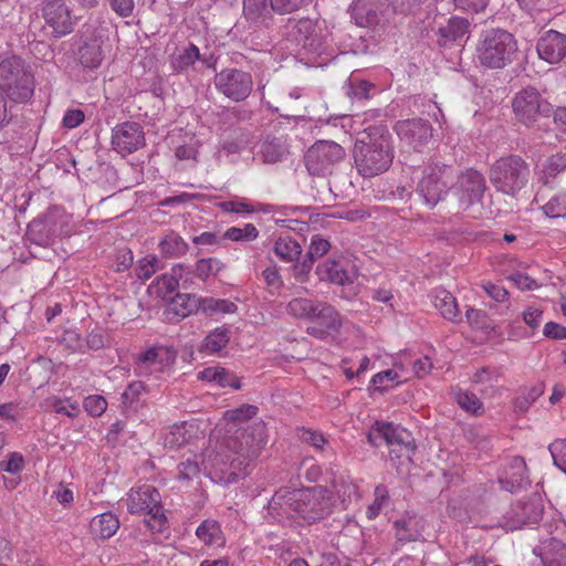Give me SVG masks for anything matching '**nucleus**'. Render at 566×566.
I'll list each match as a JSON object with an SVG mask.
<instances>
[{"label": "nucleus", "instance_id": "24", "mask_svg": "<svg viewBox=\"0 0 566 566\" xmlns=\"http://www.w3.org/2000/svg\"><path fill=\"white\" fill-rule=\"evenodd\" d=\"M193 301L198 305V308L206 315H224L233 314L237 312V305L228 300H219L213 297L193 298L188 295H178L177 300L174 301L175 305L184 304L185 300Z\"/></svg>", "mask_w": 566, "mask_h": 566}, {"label": "nucleus", "instance_id": "43", "mask_svg": "<svg viewBox=\"0 0 566 566\" xmlns=\"http://www.w3.org/2000/svg\"><path fill=\"white\" fill-rule=\"evenodd\" d=\"M469 32L468 20L459 17H453L448 21L446 27L439 29L440 35L446 41H458L463 39Z\"/></svg>", "mask_w": 566, "mask_h": 566}, {"label": "nucleus", "instance_id": "49", "mask_svg": "<svg viewBox=\"0 0 566 566\" xmlns=\"http://www.w3.org/2000/svg\"><path fill=\"white\" fill-rule=\"evenodd\" d=\"M159 269V259L156 255H146L138 261L136 273L138 279L148 280Z\"/></svg>", "mask_w": 566, "mask_h": 566}, {"label": "nucleus", "instance_id": "14", "mask_svg": "<svg viewBox=\"0 0 566 566\" xmlns=\"http://www.w3.org/2000/svg\"><path fill=\"white\" fill-rule=\"evenodd\" d=\"M547 106L539 93L532 87L518 92L513 101L516 118L527 126L535 123L539 115L547 111Z\"/></svg>", "mask_w": 566, "mask_h": 566}, {"label": "nucleus", "instance_id": "26", "mask_svg": "<svg viewBox=\"0 0 566 566\" xmlns=\"http://www.w3.org/2000/svg\"><path fill=\"white\" fill-rule=\"evenodd\" d=\"M186 271L184 264L174 265L169 272L160 275L153 284L155 293L161 298H169L178 290L179 282L184 277Z\"/></svg>", "mask_w": 566, "mask_h": 566}, {"label": "nucleus", "instance_id": "46", "mask_svg": "<svg viewBox=\"0 0 566 566\" xmlns=\"http://www.w3.org/2000/svg\"><path fill=\"white\" fill-rule=\"evenodd\" d=\"M259 231L252 223H245L243 228L231 227L224 232V238L237 242H250L258 238Z\"/></svg>", "mask_w": 566, "mask_h": 566}, {"label": "nucleus", "instance_id": "29", "mask_svg": "<svg viewBox=\"0 0 566 566\" xmlns=\"http://www.w3.org/2000/svg\"><path fill=\"white\" fill-rule=\"evenodd\" d=\"M396 536L400 542H415L420 539L424 528L422 518L408 515L395 522Z\"/></svg>", "mask_w": 566, "mask_h": 566}, {"label": "nucleus", "instance_id": "39", "mask_svg": "<svg viewBox=\"0 0 566 566\" xmlns=\"http://www.w3.org/2000/svg\"><path fill=\"white\" fill-rule=\"evenodd\" d=\"M161 254L168 258H178L184 255L188 250V244L175 231L167 232L158 243Z\"/></svg>", "mask_w": 566, "mask_h": 566}, {"label": "nucleus", "instance_id": "56", "mask_svg": "<svg viewBox=\"0 0 566 566\" xmlns=\"http://www.w3.org/2000/svg\"><path fill=\"white\" fill-rule=\"evenodd\" d=\"M386 501H387V490L385 486L378 485L375 489V500L367 507V511H366L368 518H370V520L375 518L381 511Z\"/></svg>", "mask_w": 566, "mask_h": 566}, {"label": "nucleus", "instance_id": "64", "mask_svg": "<svg viewBox=\"0 0 566 566\" xmlns=\"http://www.w3.org/2000/svg\"><path fill=\"white\" fill-rule=\"evenodd\" d=\"M500 374L496 369L481 368L472 376L474 384H491L497 381Z\"/></svg>", "mask_w": 566, "mask_h": 566}, {"label": "nucleus", "instance_id": "47", "mask_svg": "<svg viewBox=\"0 0 566 566\" xmlns=\"http://www.w3.org/2000/svg\"><path fill=\"white\" fill-rule=\"evenodd\" d=\"M49 403L54 412L65 415L69 418H76L80 413L78 403L71 401L70 398L53 397L49 400Z\"/></svg>", "mask_w": 566, "mask_h": 566}, {"label": "nucleus", "instance_id": "2", "mask_svg": "<svg viewBox=\"0 0 566 566\" xmlns=\"http://www.w3.org/2000/svg\"><path fill=\"white\" fill-rule=\"evenodd\" d=\"M334 497L332 492L323 486L308 489H281L269 503V515L274 521L318 522L332 512Z\"/></svg>", "mask_w": 566, "mask_h": 566}, {"label": "nucleus", "instance_id": "58", "mask_svg": "<svg viewBox=\"0 0 566 566\" xmlns=\"http://www.w3.org/2000/svg\"><path fill=\"white\" fill-rule=\"evenodd\" d=\"M509 280L522 291L535 290L539 286L528 274L517 271L509 276Z\"/></svg>", "mask_w": 566, "mask_h": 566}, {"label": "nucleus", "instance_id": "38", "mask_svg": "<svg viewBox=\"0 0 566 566\" xmlns=\"http://www.w3.org/2000/svg\"><path fill=\"white\" fill-rule=\"evenodd\" d=\"M230 340V332L226 327H217L201 343L199 350L212 355L223 349Z\"/></svg>", "mask_w": 566, "mask_h": 566}, {"label": "nucleus", "instance_id": "8", "mask_svg": "<svg viewBox=\"0 0 566 566\" xmlns=\"http://www.w3.org/2000/svg\"><path fill=\"white\" fill-rule=\"evenodd\" d=\"M127 510L132 514H146L149 516L148 526L160 528L164 523V513L158 491L148 484L132 488L126 494Z\"/></svg>", "mask_w": 566, "mask_h": 566}, {"label": "nucleus", "instance_id": "1", "mask_svg": "<svg viewBox=\"0 0 566 566\" xmlns=\"http://www.w3.org/2000/svg\"><path fill=\"white\" fill-rule=\"evenodd\" d=\"M258 412L253 405L227 410L205 451L180 463L179 478L189 480L202 471L214 483L227 485L245 475L268 443Z\"/></svg>", "mask_w": 566, "mask_h": 566}, {"label": "nucleus", "instance_id": "60", "mask_svg": "<svg viewBox=\"0 0 566 566\" xmlns=\"http://www.w3.org/2000/svg\"><path fill=\"white\" fill-rule=\"evenodd\" d=\"M468 323L474 328L488 329L486 314L483 311L469 308L465 313Z\"/></svg>", "mask_w": 566, "mask_h": 566}, {"label": "nucleus", "instance_id": "53", "mask_svg": "<svg viewBox=\"0 0 566 566\" xmlns=\"http://www.w3.org/2000/svg\"><path fill=\"white\" fill-rule=\"evenodd\" d=\"M311 0H271L272 10L279 14H287L308 4Z\"/></svg>", "mask_w": 566, "mask_h": 566}, {"label": "nucleus", "instance_id": "52", "mask_svg": "<svg viewBox=\"0 0 566 566\" xmlns=\"http://www.w3.org/2000/svg\"><path fill=\"white\" fill-rule=\"evenodd\" d=\"M222 268V263L217 259H202L197 262L196 272L197 275L207 280L208 277L216 275Z\"/></svg>", "mask_w": 566, "mask_h": 566}, {"label": "nucleus", "instance_id": "4", "mask_svg": "<svg viewBox=\"0 0 566 566\" xmlns=\"http://www.w3.org/2000/svg\"><path fill=\"white\" fill-rule=\"evenodd\" d=\"M517 52L514 36L504 30L493 29L482 34L476 56L480 63L490 69H502L513 61Z\"/></svg>", "mask_w": 566, "mask_h": 566}, {"label": "nucleus", "instance_id": "40", "mask_svg": "<svg viewBox=\"0 0 566 566\" xmlns=\"http://www.w3.org/2000/svg\"><path fill=\"white\" fill-rule=\"evenodd\" d=\"M434 307L440 314L449 321H455L459 316V310L455 298L446 290H436L433 296Z\"/></svg>", "mask_w": 566, "mask_h": 566}, {"label": "nucleus", "instance_id": "19", "mask_svg": "<svg viewBox=\"0 0 566 566\" xmlns=\"http://www.w3.org/2000/svg\"><path fill=\"white\" fill-rule=\"evenodd\" d=\"M316 274L321 281L347 285L357 277V269L343 260H326L318 264Z\"/></svg>", "mask_w": 566, "mask_h": 566}, {"label": "nucleus", "instance_id": "21", "mask_svg": "<svg viewBox=\"0 0 566 566\" xmlns=\"http://www.w3.org/2000/svg\"><path fill=\"white\" fill-rule=\"evenodd\" d=\"M311 322L313 325L307 328V332L319 338L337 332L342 324L338 313L332 306L321 302Z\"/></svg>", "mask_w": 566, "mask_h": 566}, {"label": "nucleus", "instance_id": "61", "mask_svg": "<svg viewBox=\"0 0 566 566\" xmlns=\"http://www.w3.org/2000/svg\"><path fill=\"white\" fill-rule=\"evenodd\" d=\"M566 169V153L552 156L545 167L546 174L554 177Z\"/></svg>", "mask_w": 566, "mask_h": 566}, {"label": "nucleus", "instance_id": "59", "mask_svg": "<svg viewBox=\"0 0 566 566\" xmlns=\"http://www.w3.org/2000/svg\"><path fill=\"white\" fill-rule=\"evenodd\" d=\"M522 318L528 327L535 329L543 321V311L538 306H528L522 313Z\"/></svg>", "mask_w": 566, "mask_h": 566}, {"label": "nucleus", "instance_id": "5", "mask_svg": "<svg viewBox=\"0 0 566 566\" xmlns=\"http://www.w3.org/2000/svg\"><path fill=\"white\" fill-rule=\"evenodd\" d=\"M530 179L526 163L516 156L499 159L490 170L491 184L504 195L515 196Z\"/></svg>", "mask_w": 566, "mask_h": 566}, {"label": "nucleus", "instance_id": "45", "mask_svg": "<svg viewBox=\"0 0 566 566\" xmlns=\"http://www.w3.org/2000/svg\"><path fill=\"white\" fill-rule=\"evenodd\" d=\"M542 210L548 218L566 217V191L552 197L548 202L542 206Z\"/></svg>", "mask_w": 566, "mask_h": 566}, {"label": "nucleus", "instance_id": "25", "mask_svg": "<svg viewBox=\"0 0 566 566\" xmlns=\"http://www.w3.org/2000/svg\"><path fill=\"white\" fill-rule=\"evenodd\" d=\"M409 433L400 426H394L388 422H378L368 433L367 439L370 444L378 447L384 440L387 444L405 443Z\"/></svg>", "mask_w": 566, "mask_h": 566}, {"label": "nucleus", "instance_id": "51", "mask_svg": "<svg viewBox=\"0 0 566 566\" xmlns=\"http://www.w3.org/2000/svg\"><path fill=\"white\" fill-rule=\"evenodd\" d=\"M83 407L92 417L102 416L107 409V401L103 396L92 395L84 399Z\"/></svg>", "mask_w": 566, "mask_h": 566}, {"label": "nucleus", "instance_id": "34", "mask_svg": "<svg viewBox=\"0 0 566 566\" xmlns=\"http://www.w3.org/2000/svg\"><path fill=\"white\" fill-rule=\"evenodd\" d=\"M402 363L396 361L392 369L380 371L373 376L370 384L375 389L385 390L394 385H398L406 378Z\"/></svg>", "mask_w": 566, "mask_h": 566}, {"label": "nucleus", "instance_id": "27", "mask_svg": "<svg viewBox=\"0 0 566 566\" xmlns=\"http://www.w3.org/2000/svg\"><path fill=\"white\" fill-rule=\"evenodd\" d=\"M526 479V464L520 457H514L504 473L499 478V482L506 491L514 492L521 488Z\"/></svg>", "mask_w": 566, "mask_h": 566}, {"label": "nucleus", "instance_id": "57", "mask_svg": "<svg viewBox=\"0 0 566 566\" xmlns=\"http://www.w3.org/2000/svg\"><path fill=\"white\" fill-rule=\"evenodd\" d=\"M371 88L373 84L367 81H350L347 95L357 99L368 98Z\"/></svg>", "mask_w": 566, "mask_h": 566}, {"label": "nucleus", "instance_id": "54", "mask_svg": "<svg viewBox=\"0 0 566 566\" xmlns=\"http://www.w3.org/2000/svg\"><path fill=\"white\" fill-rule=\"evenodd\" d=\"M300 439L316 450H323L327 444V440L323 433L312 429H302L300 431Z\"/></svg>", "mask_w": 566, "mask_h": 566}, {"label": "nucleus", "instance_id": "17", "mask_svg": "<svg viewBox=\"0 0 566 566\" xmlns=\"http://www.w3.org/2000/svg\"><path fill=\"white\" fill-rule=\"evenodd\" d=\"M484 190V177L475 170H468L463 172L459 177L454 187V193L463 209H467L471 205L479 202L483 196Z\"/></svg>", "mask_w": 566, "mask_h": 566}, {"label": "nucleus", "instance_id": "44", "mask_svg": "<svg viewBox=\"0 0 566 566\" xmlns=\"http://www.w3.org/2000/svg\"><path fill=\"white\" fill-rule=\"evenodd\" d=\"M260 153L265 163H277L285 156L286 149L280 139L265 140L261 145Z\"/></svg>", "mask_w": 566, "mask_h": 566}, {"label": "nucleus", "instance_id": "20", "mask_svg": "<svg viewBox=\"0 0 566 566\" xmlns=\"http://www.w3.org/2000/svg\"><path fill=\"white\" fill-rule=\"evenodd\" d=\"M538 56L551 63H558L566 56V35L549 30L545 32L537 42Z\"/></svg>", "mask_w": 566, "mask_h": 566}, {"label": "nucleus", "instance_id": "15", "mask_svg": "<svg viewBox=\"0 0 566 566\" xmlns=\"http://www.w3.org/2000/svg\"><path fill=\"white\" fill-rule=\"evenodd\" d=\"M175 353L168 347L154 346L138 355L135 371L140 377L163 373L175 363Z\"/></svg>", "mask_w": 566, "mask_h": 566}, {"label": "nucleus", "instance_id": "7", "mask_svg": "<svg viewBox=\"0 0 566 566\" xmlns=\"http://www.w3.org/2000/svg\"><path fill=\"white\" fill-rule=\"evenodd\" d=\"M284 35L287 42L306 51H318L327 35L324 21L303 18L290 19L285 25Z\"/></svg>", "mask_w": 566, "mask_h": 566}, {"label": "nucleus", "instance_id": "18", "mask_svg": "<svg viewBox=\"0 0 566 566\" xmlns=\"http://www.w3.org/2000/svg\"><path fill=\"white\" fill-rule=\"evenodd\" d=\"M395 130L401 142L417 150L432 137L431 126L420 118L400 120L396 124Z\"/></svg>", "mask_w": 566, "mask_h": 566}, {"label": "nucleus", "instance_id": "3", "mask_svg": "<svg viewBox=\"0 0 566 566\" xmlns=\"http://www.w3.org/2000/svg\"><path fill=\"white\" fill-rule=\"evenodd\" d=\"M353 156L361 176L375 177L385 172L394 159L389 133L382 127H369L356 140Z\"/></svg>", "mask_w": 566, "mask_h": 566}, {"label": "nucleus", "instance_id": "16", "mask_svg": "<svg viewBox=\"0 0 566 566\" xmlns=\"http://www.w3.org/2000/svg\"><path fill=\"white\" fill-rule=\"evenodd\" d=\"M113 148L125 156L145 145V135L138 123L125 122L117 125L112 134Z\"/></svg>", "mask_w": 566, "mask_h": 566}, {"label": "nucleus", "instance_id": "35", "mask_svg": "<svg viewBox=\"0 0 566 566\" xmlns=\"http://www.w3.org/2000/svg\"><path fill=\"white\" fill-rule=\"evenodd\" d=\"M453 399L461 409L472 416H482L485 411L482 400L465 389L455 388L452 390Z\"/></svg>", "mask_w": 566, "mask_h": 566}, {"label": "nucleus", "instance_id": "13", "mask_svg": "<svg viewBox=\"0 0 566 566\" xmlns=\"http://www.w3.org/2000/svg\"><path fill=\"white\" fill-rule=\"evenodd\" d=\"M543 514V502L539 496H533L525 503H516L503 515L501 525L506 531L520 530L523 526L536 524Z\"/></svg>", "mask_w": 566, "mask_h": 566}, {"label": "nucleus", "instance_id": "6", "mask_svg": "<svg viewBox=\"0 0 566 566\" xmlns=\"http://www.w3.org/2000/svg\"><path fill=\"white\" fill-rule=\"evenodd\" d=\"M0 90L9 101L25 102L33 93L32 77L21 59L12 56L0 63Z\"/></svg>", "mask_w": 566, "mask_h": 566}, {"label": "nucleus", "instance_id": "22", "mask_svg": "<svg viewBox=\"0 0 566 566\" xmlns=\"http://www.w3.org/2000/svg\"><path fill=\"white\" fill-rule=\"evenodd\" d=\"M43 17L57 35H65L73 29L70 10L61 0L49 1L43 7Z\"/></svg>", "mask_w": 566, "mask_h": 566}, {"label": "nucleus", "instance_id": "30", "mask_svg": "<svg viewBox=\"0 0 566 566\" xmlns=\"http://www.w3.org/2000/svg\"><path fill=\"white\" fill-rule=\"evenodd\" d=\"M539 549L544 566H566V545L557 538L544 542Z\"/></svg>", "mask_w": 566, "mask_h": 566}, {"label": "nucleus", "instance_id": "32", "mask_svg": "<svg viewBox=\"0 0 566 566\" xmlns=\"http://www.w3.org/2000/svg\"><path fill=\"white\" fill-rule=\"evenodd\" d=\"M107 45L103 40L95 39L80 49V62L88 69H96L105 57Z\"/></svg>", "mask_w": 566, "mask_h": 566}, {"label": "nucleus", "instance_id": "23", "mask_svg": "<svg viewBox=\"0 0 566 566\" xmlns=\"http://www.w3.org/2000/svg\"><path fill=\"white\" fill-rule=\"evenodd\" d=\"M329 248L331 244L326 239L321 235L312 237L305 259L294 265L295 277L298 282L304 283L306 281L314 261L325 255Z\"/></svg>", "mask_w": 566, "mask_h": 566}, {"label": "nucleus", "instance_id": "10", "mask_svg": "<svg viewBox=\"0 0 566 566\" xmlns=\"http://www.w3.org/2000/svg\"><path fill=\"white\" fill-rule=\"evenodd\" d=\"M353 19L361 28H381L389 22L392 10L388 0H355Z\"/></svg>", "mask_w": 566, "mask_h": 566}, {"label": "nucleus", "instance_id": "50", "mask_svg": "<svg viewBox=\"0 0 566 566\" xmlns=\"http://www.w3.org/2000/svg\"><path fill=\"white\" fill-rule=\"evenodd\" d=\"M554 464L566 473V439H557L549 444Z\"/></svg>", "mask_w": 566, "mask_h": 566}, {"label": "nucleus", "instance_id": "48", "mask_svg": "<svg viewBox=\"0 0 566 566\" xmlns=\"http://www.w3.org/2000/svg\"><path fill=\"white\" fill-rule=\"evenodd\" d=\"M243 12L251 21H259L269 13L268 0H244Z\"/></svg>", "mask_w": 566, "mask_h": 566}, {"label": "nucleus", "instance_id": "33", "mask_svg": "<svg viewBox=\"0 0 566 566\" xmlns=\"http://www.w3.org/2000/svg\"><path fill=\"white\" fill-rule=\"evenodd\" d=\"M201 59L199 48L192 43L179 49L170 56V65L178 73L187 72Z\"/></svg>", "mask_w": 566, "mask_h": 566}, {"label": "nucleus", "instance_id": "9", "mask_svg": "<svg viewBox=\"0 0 566 566\" xmlns=\"http://www.w3.org/2000/svg\"><path fill=\"white\" fill-rule=\"evenodd\" d=\"M452 176V169L444 165L434 164L424 168L417 191L429 208H433L447 193Z\"/></svg>", "mask_w": 566, "mask_h": 566}, {"label": "nucleus", "instance_id": "11", "mask_svg": "<svg viewBox=\"0 0 566 566\" xmlns=\"http://www.w3.org/2000/svg\"><path fill=\"white\" fill-rule=\"evenodd\" d=\"M214 85L228 98L244 101L252 92L251 74L238 69H224L216 74Z\"/></svg>", "mask_w": 566, "mask_h": 566}, {"label": "nucleus", "instance_id": "63", "mask_svg": "<svg viewBox=\"0 0 566 566\" xmlns=\"http://www.w3.org/2000/svg\"><path fill=\"white\" fill-rule=\"evenodd\" d=\"M219 207L227 212H233V213H252L253 208L245 203L244 201L239 200H229V201H222L219 203Z\"/></svg>", "mask_w": 566, "mask_h": 566}, {"label": "nucleus", "instance_id": "28", "mask_svg": "<svg viewBox=\"0 0 566 566\" xmlns=\"http://www.w3.org/2000/svg\"><path fill=\"white\" fill-rule=\"evenodd\" d=\"M198 379L214 384L218 387H231L235 390L241 388L240 378L221 366L205 368L198 373Z\"/></svg>", "mask_w": 566, "mask_h": 566}, {"label": "nucleus", "instance_id": "42", "mask_svg": "<svg viewBox=\"0 0 566 566\" xmlns=\"http://www.w3.org/2000/svg\"><path fill=\"white\" fill-rule=\"evenodd\" d=\"M319 302L312 301L304 297H295L291 300L286 305V312L295 317L301 319H310L313 318L316 313V308Z\"/></svg>", "mask_w": 566, "mask_h": 566}, {"label": "nucleus", "instance_id": "31", "mask_svg": "<svg viewBox=\"0 0 566 566\" xmlns=\"http://www.w3.org/2000/svg\"><path fill=\"white\" fill-rule=\"evenodd\" d=\"M197 537L209 547H223L226 538L220 524L214 520H205L196 530Z\"/></svg>", "mask_w": 566, "mask_h": 566}, {"label": "nucleus", "instance_id": "37", "mask_svg": "<svg viewBox=\"0 0 566 566\" xmlns=\"http://www.w3.org/2000/svg\"><path fill=\"white\" fill-rule=\"evenodd\" d=\"M119 527V521L111 512L95 516L91 522L92 533L101 538L112 537Z\"/></svg>", "mask_w": 566, "mask_h": 566}, {"label": "nucleus", "instance_id": "62", "mask_svg": "<svg viewBox=\"0 0 566 566\" xmlns=\"http://www.w3.org/2000/svg\"><path fill=\"white\" fill-rule=\"evenodd\" d=\"M6 91L0 90V130L4 128L12 118V101L6 98Z\"/></svg>", "mask_w": 566, "mask_h": 566}, {"label": "nucleus", "instance_id": "41", "mask_svg": "<svg viewBox=\"0 0 566 566\" xmlns=\"http://www.w3.org/2000/svg\"><path fill=\"white\" fill-rule=\"evenodd\" d=\"M189 430L187 423H176L165 429L161 434V443L165 448L179 449L188 442Z\"/></svg>", "mask_w": 566, "mask_h": 566}, {"label": "nucleus", "instance_id": "36", "mask_svg": "<svg viewBox=\"0 0 566 566\" xmlns=\"http://www.w3.org/2000/svg\"><path fill=\"white\" fill-rule=\"evenodd\" d=\"M274 254L283 262H294L302 253L301 244L292 237H280L274 242Z\"/></svg>", "mask_w": 566, "mask_h": 566}, {"label": "nucleus", "instance_id": "55", "mask_svg": "<svg viewBox=\"0 0 566 566\" xmlns=\"http://www.w3.org/2000/svg\"><path fill=\"white\" fill-rule=\"evenodd\" d=\"M0 468L11 474L20 473L24 469V459L19 452H11L7 460L0 462Z\"/></svg>", "mask_w": 566, "mask_h": 566}, {"label": "nucleus", "instance_id": "12", "mask_svg": "<svg viewBox=\"0 0 566 566\" xmlns=\"http://www.w3.org/2000/svg\"><path fill=\"white\" fill-rule=\"evenodd\" d=\"M344 156V149L338 144L328 140L317 142L305 155L307 170L312 175H324Z\"/></svg>", "mask_w": 566, "mask_h": 566}]
</instances>
